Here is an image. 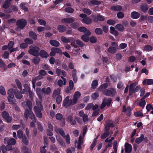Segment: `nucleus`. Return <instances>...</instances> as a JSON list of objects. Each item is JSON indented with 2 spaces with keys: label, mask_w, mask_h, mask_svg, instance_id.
Returning <instances> with one entry per match:
<instances>
[{
  "label": "nucleus",
  "mask_w": 153,
  "mask_h": 153,
  "mask_svg": "<svg viewBox=\"0 0 153 153\" xmlns=\"http://www.w3.org/2000/svg\"><path fill=\"white\" fill-rule=\"evenodd\" d=\"M62 50L59 48L54 47L51 49V51L50 53V55L51 56H54L56 53L62 54Z\"/></svg>",
  "instance_id": "nucleus-10"
},
{
  "label": "nucleus",
  "mask_w": 153,
  "mask_h": 153,
  "mask_svg": "<svg viewBox=\"0 0 153 153\" xmlns=\"http://www.w3.org/2000/svg\"><path fill=\"white\" fill-rule=\"evenodd\" d=\"M2 116L3 118L5 119L7 122L10 123L11 121V117L9 115V113L6 111H4L2 113Z\"/></svg>",
  "instance_id": "nucleus-11"
},
{
  "label": "nucleus",
  "mask_w": 153,
  "mask_h": 153,
  "mask_svg": "<svg viewBox=\"0 0 153 153\" xmlns=\"http://www.w3.org/2000/svg\"><path fill=\"white\" fill-rule=\"evenodd\" d=\"M99 96V94L97 92H95L92 95L91 97L94 100L96 99Z\"/></svg>",
  "instance_id": "nucleus-48"
},
{
  "label": "nucleus",
  "mask_w": 153,
  "mask_h": 153,
  "mask_svg": "<svg viewBox=\"0 0 153 153\" xmlns=\"http://www.w3.org/2000/svg\"><path fill=\"white\" fill-rule=\"evenodd\" d=\"M107 23L110 25H112L115 23V21L114 20L110 19L107 21Z\"/></svg>",
  "instance_id": "nucleus-62"
},
{
  "label": "nucleus",
  "mask_w": 153,
  "mask_h": 153,
  "mask_svg": "<svg viewBox=\"0 0 153 153\" xmlns=\"http://www.w3.org/2000/svg\"><path fill=\"white\" fill-rule=\"evenodd\" d=\"M24 86L25 88L26 87V88H25V89H24L23 91L22 90H21V91H20V92L22 94H24V93H25V91H26V90H27V91H28L29 93V95H30V97L31 98V99L32 98L34 94H33V93L31 91H30V89L29 86L27 85H25Z\"/></svg>",
  "instance_id": "nucleus-13"
},
{
  "label": "nucleus",
  "mask_w": 153,
  "mask_h": 153,
  "mask_svg": "<svg viewBox=\"0 0 153 153\" xmlns=\"http://www.w3.org/2000/svg\"><path fill=\"white\" fill-rule=\"evenodd\" d=\"M137 85V83L135 82L131 84L129 86V95H131L133 93H135L138 91L140 88V87L137 86L135 88V87Z\"/></svg>",
  "instance_id": "nucleus-5"
},
{
  "label": "nucleus",
  "mask_w": 153,
  "mask_h": 153,
  "mask_svg": "<svg viewBox=\"0 0 153 153\" xmlns=\"http://www.w3.org/2000/svg\"><path fill=\"white\" fill-rule=\"evenodd\" d=\"M117 142L116 141L114 140V143H113V149H114V151L115 152V153H116L117 149Z\"/></svg>",
  "instance_id": "nucleus-58"
},
{
  "label": "nucleus",
  "mask_w": 153,
  "mask_h": 153,
  "mask_svg": "<svg viewBox=\"0 0 153 153\" xmlns=\"http://www.w3.org/2000/svg\"><path fill=\"white\" fill-rule=\"evenodd\" d=\"M144 99H142V98L141 99V101L139 103V105L142 107V108H144V106L146 104L145 101L143 100Z\"/></svg>",
  "instance_id": "nucleus-47"
},
{
  "label": "nucleus",
  "mask_w": 153,
  "mask_h": 153,
  "mask_svg": "<svg viewBox=\"0 0 153 153\" xmlns=\"http://www.w3.org/2000/svg\"><path fill=\"white\" fill-rule=\"evenodd\" d=\"M143 83L144 85H145L146 83L147 85L153 84V79H145L143 81Z\"/></svg>",
  "instance_id": "nucleus-33"
},
{
  "label": "nucleus",
  "mask_w": 153,
  "mask_h": 153,
  "mask_svg": "<svg viewBox=\"0 0 153 153\" xmlns=\"http://www.w3.org/2000/svg\"><path fill=\"white\" fill-rule=\"evenodd\" d=\"M109 133L108 132H105L101 135V138L102 139H104L108 136Z\"/></svg>",
  "instance_id": "nucleus-61"
},
{
  "label": "nucleus",
  "mask_w": 153,
  "mask_h": 153,
  "mask_svg": "<svg viewBox=\"0 0 153 153\" xmlns=\"http://www.w3.org/2000/svg\"><path fill=\"white\" fill-rule=\"evenodd\" d=\"M25 42L27 44L31 45L33 43V41L30 38H27L24 39Z\"/></svg>",
  "instance_id": "nucleus-42"
},
{
  "label": "nucleus",
  "mask_w": 153,
  "mask_h": 153,
  "mask_svg": "<svg viewBox=\"0 0 153 153\" xmlns=\"http://www.w3.org/2000/svg\"><path fill=\"white\" fill-rule=\"evenodd\" d=\"M0 93L3 95H5L6 94L4 88L2 86H0Z\"/></svg>",
  "instance_id": "nucleus-60"
},
{
  "label": "nucleus",
  "mask_w": 153,
  "mask_h": 153,
  "mask_svg": "<svg viewBox=\"0 0 153 153\" xmlns=\"http://www.w3.org/2000/svg\"><path fill=\"white\" fill-rule=\"evenodd\" d=\"M67 121L69 123L72 125H75L76 123V122L75 120L73 119L72 116L69 115L68 116L67 118Z\"/></svg>",
  "instance_id": "nucleus-20"
},
{
  "label": "nucleus",
  "mask_w": 153,
  "mask_h": 153,
  "mask_svg": "<svg viewBox=\"0 0 153 153\" xmlns=\"http://www.w3.org/2000/svg\"><path fill=\"white\" fill-rule=\"evenodd\" d=\"M79 16L83 18L82 19V22L84 23L87 25H89L92 22V20L91 19L87 17V15L85 14H81L79 15Z\"/></svg>",
  "instance_id": "nucleus-7"
},
{
  "label": "nucleus",
  "mask_w": 153,
  "mask_h": 153,
  "mask_svg": "<svg viewBox=\"0 0 153 153\" xmlns=\"http://www.w3.org/2000/svg\"><path fill=\"white\" fill-rule=\"evenodd\" d=\"M144 138V137L143 135L141 134L140 137L137 138L136 139L135 142L137 144H139L143 140Z\"/></svg>",
  "instance_id": "nucleus-31"
},
{
  "label": "nucleus",
  "mask_w": 153,
  "mask_h": 153,
  "mask_svg": "<svg viewBox=\"0 0 153 153\" xmlns=\"http://www.w3.org/2000/svg\"><path fill=\"white\" fill-rule=\"evenodd\" d=\"M132 149L131 145L128 143H126L125 144V150L126 153H130Z\"/></svg>",
  "instance_id": "nucleus-19"
},
{
  "label": "nucleus",
  "mask_w": 153,
  "mask_h": 153,
  "mask_svg": "<svg viewBox=\"0 0 153 153\" xmlns=\"http://www.w3.org/2000/svg\"><path fill=\"white\" fill-rule=\"evenodd\" d=\"M49 43L51 45L56 47L59 46L60 45L59 42L54 40H50Z\"/></svg>",
  "instance_id": "nucleus-24"
},
{
  "label": "nucleus",
  "mask_w": 153,
  "mask_h": 153,
  "mask_svg": "<svg viewBox=\"0 0 153 153\" xmlns=\"http://www.w3.org/2000/svg\"><path fill=\"white\" fill-rule=\"evenodd\" d=\"M74 21V18H67L63 19L61 20V22L63 23H70Z\"/></svg>",
  "instance_id": "nucleus-16"
},
{
  "label": "nucleus",
  "mask_w": 153,
  "mask_h": 153,
  "mask_svg": "<svg viewBox=\"0 0 153 153\" xmlns=\"http://www.w3.org/2000/svg\"><path fill=\"white\" fill-rule=\"evenodd\" d=\"M16 90H14L13 89H9L7 92L8 97L10 98L11 99H13L14 97V94H16Z\"/></svg>",
  "instance_id": "nucleus-15"
},
{
  "label": "nucleus",
  "mask_w": 153,
  "mask_h": 153,
  "mask_svg": "<svg viewBox=\"0 0 153 153\" xmlns=\"http://www.w3.org/2000/svg\"><path fill=\"white\" fill-rule=\"evenodd\" d=\"M65 11L67 13H72L74 12V10L72 8L70 7H68L65 8Z\"/></svg>",
  "instance_id": "nucleus-46"
},
{
  "label": "nucleus",
  "mask_w": 153,
  "mask_h": 153,
  "mask_svg": "<svg viewBox=\"0 0 153 153\" xmlns=\"http://www.w3.org/2000/svg\"><path fill=\"white\" fill-rule=\"evenodd\" d=\"M140 14L136 11H133L131 14V17L134 19H137L139 17Z\"/></svg>",
  "instance_id": "nucleus-23"
},
{
  "label": "nucleus",
  "mask_w": 153,
  "mask_h": 153,
  "mask_svg": "<svg viewBox=\"0 0 153 153\" xmlns=\"http://www.w3.org/2000/svg\"><path fill=\"white\" fill-rule=\"evenodd\" d=\"M11 0H6L4 2V4L3 5V7L7 9L10 6Z\"/></svg>",
  "instance_id": "nucleus-28"
},
{
  "label": "nucleus",
  "mask_w": 153,
  "mask_h": 153,
  "mask_svg": "<svg viewBox=\"0 0 153 153\" xmlns=\"http://www.w3.org/2000/svg\"><path fill=\"white\" fill-rule=\"evenodd\" d=\"M57 120H60L62 118L63 116L62 115L59 113H57L55 116Z\"/></svg>",
  "instance_id": "nucleus-59"
},
{
  "label": "nucleus",
  "mask_w": 153,
  "mask_h": 153,
  "mask_svg": "<svg viewBox=\"0 0 153 153\" xmlns=\"http://www.w3.org/2000/svg\"><path fill=\"white\" fill-rule=\"evenodd\" d=\"M36 106H35L34 108V110L36 116L39 117L41 118L42 116L41 110L42 109V106L40 102H38L36 101Z\"/></svg>",
  "instance_id": "nucleus-3"
},
{
  "label": "nucleus",
  "mask_w": 153,
  "mask_h": 153,
  "mask_svg": "<svg viewBox=\"0 0 153 153\" xmlns=\"http://www.w3.org/2000/svg\"><path fill=\"white\" fill-rule=\"evenodd\" d=\"M152 47L150 45H147L143 47V51H150L152 50Z\"/></svg>",
  "instance_id": "nucleus-40"
},
{
  "label": "nucleus",
  "mask_w": 153,
  "mask_h": 153,
  "mask_svg": "<svg viewBox=\"0 0 153 153\" xmlns=\"http://www.w3.org/2000/svg\"><path fill=\"white\" fill-rule=\"evenodd\" d=\"M116 29L118 30L122 31L124 30V28L123 26L120 24H117L115 26Z\"/></svg>",
  "instance_id": "nucleus-39"
},
{
  "label": "nucleus",
  "mask_w": 153,
  "mask_h": 153,
  "mask_svg": "<svg viewBox=\"0 0 153 153\" xmlns=\"http://www.w3.org/2000/svg\"><path fill=\"white\" fill-rule=\"evenodd\" d=\"M29 36L34 40L37 39V35L36 33L32 31H30L29 33Z\"/></svg>",
  "instance_id": "nucleus-38"
},
{
  "label": "nucleus",
  "mask_w": 153,
  "mask_h": 153,
  "mask_svg": "<svg viewBox=\"0 0 153 153\" xmlns=\"http://www.w3.org/2000/svg\"><path fill=\"white\" fill-rule=\"evenodd\" d=\"M27 24L26 21L24 19L18 20L16 22V25L17 27L15 28V30L18 31H20L24 28Z\"/></svg>",
  "instance_id": "nucleus-2"
},
{
  "label": "nucleus",
  "mask_w": 153,
  "mask_h": 153,
  "mask_svg": "<svg viewBox=\"0 0 153 153\" xmlns=\"http://www.w3.org/2000/svg\"><path fill=\"white\" fill-rule=\"evenodd\" d=\"M118 45L115 42H112L108 49V51L111 53H115L118 48Z\"/></svg>",
  "instance_id": "nucleus-9"
},
{
  "label": "nucleus",
  "mask_w": 153,
  "mask_h": 153,
  "mask_svg": "<svg viewBox=\"0 0 153 153\" xmlns=\"http://www.w3.org/2000/svg\"><path fill=\"white\" fill-rule=\"evenodd\" d=\"M1 149L3 153H6L7 151L6 146L4 145H1Z\"/></svg>",
  "instance_id": "nucleus-64"
},
{
  "label": "nucleus",
  "mask_w": 153,
  "mask_h": 153,
  "mask_svg": "<svg viewBox=\"0 0 153 153\" xmlns=\"http://www.w3.org/2000/svg\"><path fill=\"white\" fill-rule=\"evenodd\" d=\"M76 69H74L72 71V76L73 79L75 83L76 82L77 80V78L76 75Z\"/></svg>",
  "instance_id": "nucleus-27"
},
{
  "label": "nucleus",
  "mask_w": 153,
  "mask_h": 153,
  "mask_svg": "<svg viewBox=\"0 0 153 153\" xmlns=\"http://www.w3.org/2000/svg\"><path fill=\"white\" fill-rule=\"evenodd\" d=\"M55 129L57 133H59L63 137H65L64 132L62 128H56Z\"/></svg>",
  "instance_id": "nucleus-26"
},
{
  "label": "nucleus",
  "mask_w": 153,
  "mask_h": 153,
  "mask_svg": "<svg viewBox=\"0 0 153 153\" xmlns=\"http://www.w3.org/2000/svg\"><path fill=\"white\" fill-rule=\"evenodd\" d=\"M103 101L105 102L108 107L109 106L112 101V100L110 98H104Z\"/></svg>",
  "instance_id": "nucleus-29"
},
{
  "label": "nucleus",
  "mask_w": 153,
  "mask_h": 153,
  "mask_svg": "<svg viewBox=\"0 0 153 153\" xmlns=\"http://www.w3.org/2000/svg\"><path fill=\"white\" fill-rule=\"evenodd\" d=\"M39 55L41 57L45 58H47L49 56V55L47 52L43 50H41L40 51Z\"/></svg>",
  "instance_id": "nucleus-25"
},
{
  "label": "nucleus",
  "mask_w": 153,
  "mask_h": 153,
  "mask_svg": "<svg viewBox=\"0 0 153 153\" xmlns=\"http://www.w3.org/2000/svg\"><path fill=\"white\" fill-rule=\"evenodd\" d=\"M98 85V81L97 80H94L93 81L92 83V87L93 88H94L97 86Z\"/></svg>",
  "instance_id": "nucleus-55"
},
{
  "label": "nucleus",
  "mask_w": 153,
  "mask_h": 153,
  "mask_svg": "<svg viewBox=\"0 0 153 153\" xmlns=\"http://www.w3.org/2000/svg\"><path fill=\"white\" fill-rule=\"evenodd\" d=\"M60 89L58 88L57 89L54 90L53 91V95H56L59 94H60Z\"/></svg>",
  "instance_id": "nucleus-57"
},
{
  "label": "nucleus",
  "mask_w": 153,
  "mask_h": 153,
  "mask_svg": "<svg viewBox=\"0 0 153 153\" xmlns=\"http://www.w3.org/2000/svg\"><path fill=\"white\" fill-rule=\"evenodd\" d=\"M82 11L84 13L88 15L91 14V11L88 8H83L82 9Z\"/></svg>",
  "instance_id": "nucleus-44"
},
{
  "label": "nucleus",
  "mask_w": 153,
  "mask_h": 153,
  "mask_svg": "<svg viewBox=\"0 0 153 153\" xmlns=\"http://www.w3.org/2000/svg\"><path fill=\"white\" fill-rule=\"evenodd\" d=\"M58 30L60 32H63L66 30V27L63 25H59L58 27Z\"/></svg>",
  "instance_id": "nucleus-37"
},
{
  "label": "nucleus",
  "mask_w": 153,
  "mask_h": 153,
  "mask_svg": "<svg viewBox=\"0 0 153 153\" xmlns=\"http://www.w3.org/2000/svg\"><path fill=\"white\" fill-rule=\"evenodd\" d=\"M108 86V84L107 83H104L102 84L99 88V89L100 91L105 89L107 88Z\"/></svg>",
  "instance_id": "nucleus-51"
},
{
  "label": "nucleus",
  "mask_w": 153,
  "mask_h": 153,
  "mask_svg": "<svg viewBox=\"0 0 153 153\" xmlns=\"http://www.w3.org/2000/svg\"><path fill=\"white\" fill-rule=\"evenodd\" d=\"M81 96V93L79 91L76 92L74 95L73 100V102L76 104Z\"/></svg>",
  "instance_id": "nucleus-14"
},
{
  "label": "nucleus",
  "mask_w": 153,
  "mask_h": 153,
  "mask_svg": "<svg viewBox=\"0 0 153 153\" xmlns=\"http://www.w3.org/2000/svg\"><path fill=\"white\" fill-rule=\"evenodd\" d=\"M131 109L130 107H127L126 108L125 105L123 106V111L126 112L128 115L129 116L131 114Z\"/></svg>",
  "instance_id": "nucleus-17"
},
{
  "label": "nucleus",
  "mask_w": 153,
  "mask_h": 153,
  "mask_svg": "<svg viewBox=\"0 0 153 153\" xmlns=\"http://www.w3.org/2000/svg\"><path fill=\"white\" fill-rule=\"evenodd\" d=\"M36 91L39 100V101L38 102H41L42 98V94L41 92L40 89L39 88H37Z\"/></svg>",
  "instance_id": "nucleus-30"
},
{
  "label": "nucleus",
  "mask_w": 153,
  "mask_h": 153,
  "mask_svg": "<svg viewBox=\"0 0 153 153\" xmlns=\"http://www.w3.org/2000/svg\"><path fill=\"white\" fill-rule=\"evenodd\" d=\"M18 137L19 138H22L23 136V131L22 130H19L17 131Z\"/></svg>",
  "instance_id": "nucleus-52"
},
{
  "label": "nucleus",
  "mask_w": 153,
  "mask_h": 153,
  "mask_svg": "<svg viewBox=\"0 0 153 153\" xmlns=\"http://www.w3.org/2000/svg\"><path fill=\"white\" fill-rule=\"evenodd\" d=\"M65 139L66 142L68 144H69L70 142V138L69 135L68 134L66 135V136H65L64 137H63Z\"/></svg>",
  "instance_id": "nucleus-56"
},
{
  "label": "nucleus",
  "mask_w": 153,
  "mask_h": 153,
  "mask_svg": "<svg viewBox=\"0 0 153 153\" xmlns=\"http://www.w3.org/2000/svg\"><path fill=\"white\" fill-rule=\"evenodd\" d=\"M140 8L143 11L145 12L148 10V7L146 4L143 3L141 5Z\"/></svg>",
  "instance_id": "nucleus-35"
},
{
  "label": "nucleus",
  "mask_w": 153,
  "mask_h": 153,
  "mask_svg": "<svg viewBox=\"0 0 153 153\" xmlns=\"http://www.w3.org/2000/svg\"><path fill=\"white\" fill-rule=\"evenodd\" d=\"M82 39L85 42H87L89 40V37L85 35H82L81 36Z\"/></svg>",
  "instance_id": "nucleus-49"
},
{
  "label": "nucleus",
  "mask_w": 153,
  "mask_h": 153,
  "mask_svg": "<svg viewBox=\"0 0 153 153\" xmlns=\"http://www.w3.org/2000/svg\"><path fill=\"white\" fill-rule=\"evenodd\" d=\"M30 49L28 52L32 55L38 56L39 55V51L40 50L39 48L34 45H32L29 47Z\"/></svg>",
  "instance_id": "nucleus-4"
},
{
  "label": "nucleus",
  "mask_w": 153,
  "mask_h": 153,
  "mask_svg": "<svg viewBox=\"0 0 153 153\" xmlns=\"http://www.w3.org/2000/svg\"><path fill=\"white\" fill-rule=\"evenodd\" d=\"M75 104L73 102V101L70 99L69 96H67L64 100L63 102L62 105L63 106L67 108L69 106Z\"/></svg>",
  "instance_id": "nucleus-6"
},
{
  "label": "nucleus",
  "mask_w": 153,
  "mask_h": 153,
  "mask_svg": "<svg viewBox=\"0 0 153 153\" xmlns=\"http://www.w3.org/2000/svg\"><path fill=\"white\" fill-rule=\"evenodd\" d=\"M100 2L96 0H92L89 3V5L92 6V5H97L100 4Z\"/></svg>",
  "instance_id": "nucleus-34"
},
{
  "label": "nucleus",
  "mask_w": 153,
  "mask_h": 153,
  "mask_svg": "<svg viewBox=\"0 0 153 153\" xmlns=\"http://www.w3.org/2000/svg\"><path fill=\"white\" fill-rule=\"evenodd\" d=\"M95 32L97 34L101 35L102 34V31L100 28H96L95 30Z\"/></svg>",
  "instance_id": "nucleus-53"
},
{
  "label": "nucleus",
  "mask_w": 153,
  "mask_h": 153,
  "mask_svg": "<svg viewBox=\"0 0 153 153\" xmlns=\"http://www.w3.org/2000/svg\"><path fill=\"white\" fill-rule=\"evenodd\" d=\"M22 104L25 109V116L26 118H27L30 115V111H29L28 108L29 109H31L32 108V104L31 101L27 100L25 102L22 103Z\"/></svg>",
  "instance_id": "nucleus-1"
},
{
  "label": "nucleus",
  "mask_w": 153,
  "mask_h": 153,
  "mask_svg": "<svg viewBox=\"0 0 153 153\" xmlns=\"http://www.w3.org/2000/svg\"><path fill=\"white\" fill-rule=\"evenodd\" d=\"M62 98L61 96L58 95L56 98V101L58 104H59L62 102Z\"/></svg>",
  "instance_id": "nucleus-50"
},
{
  "label": "nucleus",
  "mask_w": 153,
  "mask_h": 153,
  "mask_svg": "<svg viewBox=\"0 0 153 153\" xmlns=\"http://www.w3.org/2000/svg\"><path fill=\"white\" fill-rule=\"evenodd\" d=\"M40 61V59L39 57H36L33 58L32 60L33 62L35 65L38 64Z\"/></svg>",
  "instance_id": "nucleus-41"
},
{
  "label": "nucleus",
  "mask_w": 153,
  "mask_h": 153,
  "mask_svg": "<svg viewBox=\"0 0 153 153\" xmlns=\"http://www.w3.org/2000/svg\"><path fill=\"white\" fill-rule=\"evenodd\" d=\"M61 41L65 43H69L70 42V40L74 41V39L73 38H70L68 39L65 36H62L61 38Z\"/></svg>",
  "instance_id": "nucleus-18"
},
{
  "label": "nucleus",
  "mask_w": 153,
  "mask_h": 153,
  "mask_svg": "<svg viewBox=\"0 0 153 153\" xmlns=\"http://www.w3.org/2000/svg\"><path fill=\"white\" fill-rule=\"evenodd\" d=\"M111 10L114 11H120L122 10V7L121 6L117 5L116 6H113L111 7Z\"/></svg>",
  "instance_id": "nucleus-32"
},
{
  "label": "nucleus",
  "mask_w": 153,
  "mask_h": 153,
  "mask_svg": "<svg viewBox=\"0 0 153 153\" xmlns=\"http://www.w3.org/2000/svg\"><path fill=\"white\" fill-rule=\"evenodd\" d=\"M10 15L9 14L6 15L4 13L0 12V17L3 18L4 19H7L10 18Z\"/></svg>",
  "instance_id": "nucleus-36"
},
{
  "label": "nucleus",
  "mask_w": 153,
  "mask_h": 153,
  "mask_svg": "<svg viewBox=\"0 0 153 153\" xmlns=\"http://www.w3.org/2000/svg\"><path fill=\"white\" fill-rule=\"evenodd\" d=\"M56 138L57 141H58L59 143L62 145H64V142L63 140L59 136H57Z\"/></svg>",
  "instance_id": "nucleus-45"
},
{
  "label": "nucleus",
  "mask_w": 153,
  "mask_h": 153,
  "mask_svg": "<svg viewBox=\"0 0 153 153\" xmlns=\"http://www.w3.org/2000/svg\"><path fill=\"white\" fill-rule=\"evenodd\" d=\"M76 43L78 45L79 47H83L84 46V44L81 41L77 39L76 41Z\"/></svg>",
  "instance_id": "nucleus-54"
},
{
  "label": "nucleus",
  "mask_w": 153,
  "mask_h": 153,
  "mask_svg": "<svg viewBox=\"0 0 153 153\" xmlns=\"http://www.w3.org/2000/svg\"><path fill=\"white\" fill-rule=\"evenodd\" d=\"M4 142L5 144L7 143L10 145H14L16 142V140L13 138H5L4 140Z\"/></svg>",
  "instance_id": "nucleus-12"
},
{
  "label": "nucleus",
  "mask_w": 153,
  "mask_h": 153,
  "mask_svg": "<svg viewBox=\"0 0 153 153\" xmlns=\"http://www.w3.org/2000/svg\"><path fill=\"white\" fill-rule=\"evenodd\" d=\"M30 118L34 122H36V118L33 113L32 111H30V115L29 116Z\"/></svg>",
  "instance_id": "nucleus-43"
},
{
  "label": "nucleus",
  "mask_w": 153,
  "mask_h": 153,
  "mask_svg": "<svg viewBox=\"0 0 153 153\" xmlns=\"http://www.w3.org/2000/svg\"><path fill=\"white\" fill-rule=\"evenodd\" d=\"M97 39L94 36H92L90 39V41L92 43H95L97 41Z\"/></svg>",
  "instance_id": "nucleus-63"
},
{
  "label": "nucleus",
  "mask_w": 153,
  "mask_h": 153,
  "mask_svg": "<svg viewBox=\"0 0 153 153\" xmlns=\"http://www.w3.org/2000/svg\"><path fill=\"white\" fill-rule=\"evenodd\" d=\"M42 91L45 95H49L51 93V90L50 88L48 87L47 88H42Z\"/></svg>",
  "instance_id": "nucleus-22"
},
{
  "label": "nucleus",
  "mask_w": 153,
  "mask_h": 153,
  "mask_svg": "<svg viewBox=\"0 0 153 153\" xmlns=\"http://www.w3.org/2000/svg\"><path fill=\"white\" fill-rule=\"evenodd\" d=\"M83 138H82V137L81 136H80L78 141L76 143V145L77 148L78 149H79L81 148V146L82 145L83 143Z\"/></svg>",
  "instance_id": "nucleus-21"
},
{
  "label": "nucleus",
  "mask_w": 153,
  "mask_h": 153,
  "mask_svg": "<svg viewBox=\"0 0 153 153\" xmlns=\"http://www.w3.org/2000/svg\"><path fill=\"white\" fill-rule=\"evenodd\" d=\"M102 93L107 96L113 97L116 94V92L113 88H111L109 90L105 89L104 90Z\"/></svg>",
  "instance_id": "nucleus-8"
}]
</instances>
